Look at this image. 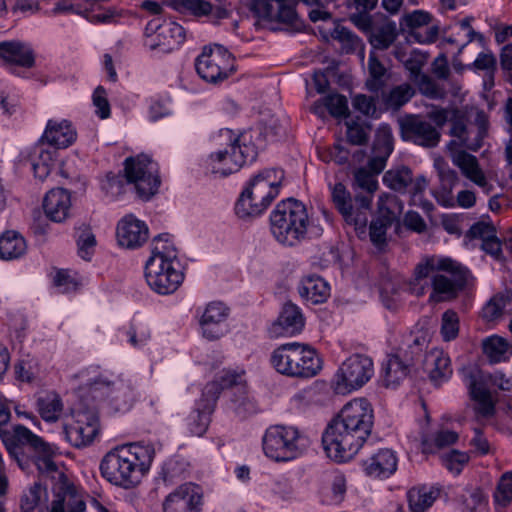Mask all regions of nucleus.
Instances as JSON below:
<instances>
[{"mask_svg":"<svg viewBox=\"0 0 512 512\" xmlns=\"http://www.w3.org/2000/svg\"><path fill=\"white\" fill-rule=\"evenodd\" d=\"M373 424L374 412L367 399L355 398L349 401L322 435L327 456L339 463L351 460L371 434Z\"/></svg>","mask_w":512,"mask_h":512,"instance_id":"nucleus-1","label":"nucleus"},{"mask_svg":"<svg viewBox=\"0 0 512 512\" xmlns=\"http://www.w3.org/2000/svg\"><path fill=\"white\" fill-rule=\"evenodd\" d=\"M154 457L155 449L151 444L120 445L104 455L100 462V473L110 484L132 489L149 471Z\"/></svg>","mask_w":512,"mask_h":512,"instance_id":"nucleus-2","label":"nucleus"},{"mask_svg":"<svg viewBox=\"0 0 512 512\" xmlns=\"http://www.w3.org/2000/svg\"><path fill=\"white\" fill-rule=\"evenodd\" d=\"M269 219L273 237L286 247L298 246L311 237L320 236L323 232L321 227L312 225L306 206L293 198L280 201Z\"/></svg>","mask_w":512,"mask_h":512,"instance_id":"nucleus-3","label":"nucleus"},{"mask_svg":"<svg viewBox=\"0 0 512 512\" xmlns=\"http://www.w3.org/2000/svg\"><path fill=\"white\" fill-rule=\"evenodd\" d=\"M284 177V171L278 168L264 169L253 176L236 202V214L240 218L262 214L278 196Z\"/></svg>","mask_w":512,"mask_h":512,"instance_id":"nucleus-4","label":"nucleus"},{"mask_svg":"<svg viewBox=\"0 0 512 512\" xmlns=\"http://www.w3.org/2000/svg\"><path fill=\"white\" fill-rule=\"evenodd\" d=\"M270 364L278 373L299 379L312 378L322 369L317 351L300 342H289L275 348L270 355Z\"/></svg>","mask_w":512,"mask_h":512,"instance_id":"nucleus-5","label":"nucleus"},{"mask_svg":"<svg viewBox=\"0 0 512 512\" xmlns=\"http://www.w3.org/2000/svg\"><path fill=\"white\" fill-rule=\"evenodd\" d=\"M177 250L169 234H160L152 241L151 256L145 265V279L150 288H178L184 280L181 270L174 267Z\"/></svg>","mask_w":512,"mask_h":512,"instance_id":"nucleus-6","label":"nucleus"},{"mask_svg":"<svg viewBox=\"0 0 512 512\" xmlns=\"http://www.w3.org/2000/svg\"><path fill=\"white\" fill-rule=\"evenodd\" d=\"M219 138L227 143L223 150L212 153L208 157L207 166L212 173L228 176L237 172L246 162L255 160L257 149L250 143L249 132L236 135L230 129H222Z\"/></svg>","mask_w":512,"mask_h":512,"instance_id":"nucleus-7","label":"nucleus"},{"mask_svg":"<svg viewBox=\"0 0 512 512\" xmlns=\"http://www.w3.org/2000/svg\"><path fill=\"white\" fill-rule=\"evenodd\" d=\"M444 271L450 278L436 274L432 278V288H468L475 285V278L467 267L461 263L443 256H426L415 267L414 275L417 280L427 278L431 273Z\"/></svg>","mask_w":512,"mask_h":512,"instance_id":"nucleus-8","label":"nucleus"},{"mask_svg":"<svg viewBox=\"0 0 512 512\" xmlns=\"http://www.w3.org/2000/svg\"><path fill=\"white\" fill-rule=\"evenodd\" d=\"M393 151V136L388 126H381L373 142L372 156L368 161V169L360 168L355 173V184L361 189L356 195H369L371 201L373 194L378 188L376 176L380 174L386 166V162Z\"/></svg>","mask_w":512,"mask_h":512,"instance_id":"nucleus-9","label":"nucleus"},{"mask_svg":"<svg viewBox=\"0 0 512 512\" xmlns=\"http://www.w3.org/2000/svg\"><path fill=\"white\" fill-rule=\"evenodd\" d=\"M307 437L293 426L274 425L263 436V451L275 461H290L302 454L308 446Z\"/></svg>","mask_w":512,"mask_h":512,"instance_id":"nucleus-10","label":"nucleus"},{"mask_svg":"<svg viewBox=\"0 0 512 512\" xmlns=\"http://www.w3.org/2000/svg\"><path fill=\"white\" fill-rule=\"evenodd\" d=\"M186 30L172 20L156 17L144 30V46L155 54H168L178 49L185 41Z\"/></svg>","mask_w":512,"mask_h":512,"instance_id":"nucleus-11","label":"nucleus"},{"mask_svg":"<svg viewBox=\"0 0 512 512\" xmlns=\"http://www.w3.org/2000/svg\"><path fill=\"white\" fill-rule=\"evenodd\" d=\"M383 183L395 192L408 193L410 205L420 207L426 213H430L434 209L433 203L424 197L428 181L424 176L413 178L410 168L401 166L386 171Z\"/></svg>","mask_w":512,"mask_h":512,"instance_id":"nucleus-12","label":"nucleus"},{"mask_svg":"<svg viewBox=\"0 0 512 512\" xmlns=\"http://www.w3.org/2000/svg\"><path fill=\"white\" fill-rule=\"evenodd\" d=\"M372 359L363 354L348 357L337 370L332 387L337 394H348L363 387L373 376Z\"/></svg>","mask_w":512,"mask_h":512,"instance_id":"nucleus-13","label":"nucleus"},{"mask_svg":"<svg viewBox=\"0 0 512 512\" xmlns=\"http://www.w3.org/2000/svg\"><path fill=\"white\" fill-rule=\"evenodd\" d=\"M158 164L148 155L140 154L124 161V172L128 183H133L137 195L149 200L160 186Z\"/></svg>","mask_w":512,"mask_h":512,"instance_id":"nucleus-14","label":"nucleus"},{"mask_svg":"<svg viewBox=\"0 0 512 512\" xmlns=\"http://www.w3.org/2000/svg\"><path fill=\"white\" fill-rule=\"evenodd\" d=\"M331 198L334 206L344 218L345 222L363 233L368 223L372 201L367 196L356 195L352 198L350 192L342 183L331 187Z\"/></svg>","mask_w":512,"mask_h":512,"instance_id":"nucleus-15","label":"nucleus"},{"mask_svg":"<svg viewBox=\"0 0 512 512\" xmlns=\"http://www.w3.org/2000/svg\"><path fill=\"white\" fill-rule=\"evenodd\" d=\"M195 68L204 81L216 85L235 72V59L226 48L216 44L203 49L196 59Z\"/></svg>","mask_w":512,"mask_h":512,"instance_id":"nucleus-16","label":"nucleus"},{"mask_svg":"<svg viewBox=\"0 0 512 512\" xmlns=\"http://www.w3.org/2000/svg\"><path fill=\"white\" fill-rule=\"evenodd\" d=\"M47 475L53 481L54 500L50 512H84L86 504L82 495L77 491L64 472L58 470L52 460L44 461Z\"/></svg>","mask_w":512,"mask_h":512,"instance_id":"nucleus-17","label":"nucleus"},{"mask_svg":"<svg viewBox=\"0 0 512 512\" xmlns=\"http://www.w3.org/2000/svg\"><path fill=\"white\" fill-rule=\"evenodd\" d=\"M92 390H104L109 405L115 412H128L139 397L136 386L130 380L116 379L108 380L107 377L99 375L89 382Z\"/></svg>","mask_w":512,"mask_h":512,"instance_id":"nucleus-18","label":"nucleus"},{"mask_svg":"<svg viewBox=\"0 0 512 512\" xmlns=\"http://www.w3.org/2000/svg\"><path fill=\"white\" fill-rule=\"evenodd\" d=\"M98 432V416L90 410L76 412L73 421L63 428L65 439L76 448L90 445Z\"/></svg>","mask_w":512,"mask_h":512,"instance_id":"nucleus-19","label":"nucleus"},{"mask_svg":"<svg viewBox=\"0 0 512 512\" xmlns=\"http://www.w3.org/2000/svg\"><path fill=\"white\" fill-rule=\"evenodd\" d=\"M401 137L425 148L436 147L441 139L440 131L419 115H410L400 121Z\"/></svg>","mask_w":512,"mask_h":512,"instance_id":"nucleus-20","label":"nucleus"},{"mask_svg":"<svg viewBox=\"0 0 512 512\" xmlns=\"http://www.w3.org/2000/svg\"><path fill=\"white\" fill-rule=\"evenodd\" d=\"M307 5H318L319 0H301ZM296 0H265L261 3L263 17L281 23L292 31H300L303 22L295 11Z\"/></svg>","mask_w":512,"mask_h":512,"instance_id":"nucleus-21","label":"nucleus"},{"mask_svg":"<svg viewBox=\"0 0 512 512\" xmlns=\"http://www.w3.org/2000/svg\"><path fill=\"white\" fill-rule=\"evenodd\" d=\"M203 493L199 485L184 483L172 491L163 503L164 512H201Z\"/></svg>","mask_w":512,"mask_h":512,"instance_id":"nucleus-22","label":"nucleus"},{"mask_svg":"<svg viewBox=\"0 0 512 512\" xmlns=\"http://www.w3.org/2000/svg\"><path fill=\"white\" fill-rule=\"evenodd\" d=\"M305 327V317L302 310L291 301L283 304L279 315L268 328L272 338L293 337L299 335Z\"/></svg>","mask_w":512,"mask_h":512,"instance_id":"nucleus-23","label":"nucleus"},{"mask_svg":"<svg viewBox=\"0 0 512 512\" xmlns=\"http://www.w3.org/2000/svg\"><path fill=\"white\" fill-rule=\"evenodd\" d=\"M116 237L120 246L136 249L148 240L149 229L144 221L133 215H127L118 222Z\"/></svg>","mask_w":512,"mask_h":512,"instance_id":"nucleus-24","label":"nucleus"},{"mask_svg":"<svg viewBox=\"0 0 512 512\" xmlns=\"http://www.w3.org/2000/svg\"><path fill=\"white\" fill-rule=\"evenodd\" d=\"M228 311L222 302H210L206 306L199 322L204 338L214 341L226 333Z\"/></svg>","mask_w":512,"mask_h":512,"instance_id":"nucleus-25","label":"nucleus"},{"mask_svg":"<svg viewBox=\"0 0 512 512\" xmlns=\"http://www.w3.org/2000/svg\"><path fill=\"white\" fill-rule=\"evenodd\" d=\"M397 464L396 453L391 449L384 448L363 460L361 466L366 476L372 479L384 480L396 472Z\"/></svg>","mask_w":512,"mask_h":512,"instance_id":"nucleus-26","label":"nucleus"},{"mask_svg":"<svg viewBox=\"0 0 512 512\" xmlns=\"http://www.w3.org/2000/svg\"><path fill=\"white\" fill-rule=\"evenodd\" d=\"M0 61L4 65L30 69L35 66L36 55L30 44L19 40L0 42Z\"/></svg>","mask_w":512,"mask_h":512,"instance_id":"nucleus-27","label":"nucleus"},{"mask_svg":"<svg viewBox=\"0 0 512 512\" xmlns=\"http://www.w3.org/2000/svg\"><path fill=\"white\" fill-rule=\"evenodd\" d=\"M177 4L194 17H204L214 25H219L231 16V11L221 3L213 4L207 0H177Z\"/></svg>","mask_w":512,"mask_h":512,"instance_id":"nucleus-28","label":"nucleus"},{"mask_svg":"<svg viewBox=\"0 0 512 512\" xmlns=\"http://www.w3.org/2000/svg\"><path fill=\"white\" fill-rule=\"evenodd\" d=\"M451 160L467 179L482 188L486 194L491 193L493 185L487 181L486 176L474 155L469 154L464 150H455L451 151Z\"/></svg>","mask_w":512,"mask_h":512,"instance_id":"nucleus-29","label":"nucleus"},{"mask_svg":"<svg viewBox=\"0 0 512 512\" xmlns=\"http://www.w3.org/2000/svg\"><path fill=\"white\" fill-rule=\"evenodd\" d=\"M43 209L46 216L54 222H63L71 210L70 193L63 188L51 189L44 197Z\"/></svg>","mask_w":512,"mask_h":512,"instance_id":"nucleus-30","label":"nucleus"},{"mask_svg":"<svg viewBox=\"0 0 512 512\" xmlns=\"http://www.w3.org/2000/svg\"><path fill=\"white\" fill-rule=\"evenodd\" d=\"M76 137L77 133L69 121L49 120L41 137V142H46L56 149H64L72 145Z\"/></svg>","mask_w":512,"mask_h":512,"instance_id":"nucleus-31","label":"nucleus"},{"mask_svg":"<svg viewBox=\"0 0 512 512\" xmlns=\"http://www.w3.org/2000/svg\"><path fill=\"white\" fill-rule=\"evenodd\" d=\"M33 432L24 425L18 424L12 431L0 429V438L2 439L9 455L21 465L24 449L31 438Z\"/></svg>","mask_w":512,"mask_h":512,"instance_id":"nucleus-32","label":"nucleus"},{"mask_svg":"<svg viewBox=\"0 0 512 512\" xmlns=\"http://www.w3.org/2000/svg\"><path fill=\"white\" fill-rule=\"evenodd\" d=\"M449 123L451 124L450 135L456 137L462 146L473 151H477L481 147L484 131L480 128L477 131L475 141L470 142L471 131L467 128V117L464 112L452 109Z\"/></svg>","mask_w":512,"mask_h":512,"instance_id":"nucleus-33","label":"nucleus"},{"mask_svg":"<svg viewBox=\"0 0 512 512\" xmlns=\"http://www.w3.org/2000/svg\"><path fill=\"white\" fill-rule=\"evenodd\" d=\"M424 364L429 370V378L435 385L447 381L452 375L451 361L442 350H431L426 353Z\"/></svg>","mask_w":512,"mask_h":512,"instance_id":"nucleus-34","label":"nucleus"},{"mask_svg":"<svg viewBox=\"0 0 512 512\" xmlns=\"http://www.w3.org/2000/svg\"><path fill=\"white\" fill-rule=\"evenodd\" d=\"M239 379H241V375L230 371L225 372L219 378L205 385L202 392V398L198 403L203 406L211 405L213 412L221 392L225 389H233L234 385L238 384Z\"/></svg>","mask_w":512,"mask_h":512,"instance_id":"nucleus-35","label":"nucleus"},{"mask_svg":"<svg viewBox=\"0 0 512 512\" xmlns=\"http://www.w3.org/2000/svg\"><path fill=\"white\" fill-rule=\"evenodd\" d=\"M440 495L435 486L420 485L407 492L408 506L411 512H426Z\"/></svg>","mask_w":512,"mask_h":512,"instance_id":"nucleus-36","label":"nucleus"},{"mask_svg":"<svg viewBox=\"0 0 512 512\" xmlns=\"http://www.w3.org/2000/svg\"><path fill=\"white\" fill-rule=\"evenodd\" d=\"M465 381L470 397L479 404L478 412L483 416L493 415L495 412V406L492 401L490 391L473 373L467 375Z\"/></svg>","mask_w":512,"mask_h":512,"instance_id":"nucleus-37","label":"nucleus"},{"mask_svg":"<svg viewBox=\"0 0 512 512\" xmlns=\"http://www.w3.org/2000/svg\"><path fill=\"white\" fill-rule=\"evenodd\" d=\"M410 368L401 355H390L382 367L384 385L393 388L398 386L408 376Z\"/></svg>","mask_w":512,"mask_h":512,"instance_id":"nucleus-38","label":"nucleus"},{"mask_svg":"<svg viewBox=\"0 0 512 512\" xmlns=\"http://www.w3.org/2000/svg\"><path fill=\"white\" fill-rule=\"evenodd\" d=\"M230 408L240 419H246L258 410L257 404L249 396L246 386L241 384V379L238 380V384L234 385L232 389Z\"/></svg>","mask_w":512,"mask_h":512,"instance_id":"nucleus-39","label":"nucleus"},{"mask_svg":"<svg viewBox=\"0 0 512 512\" xmlns=\"http://www.w3.org/2000/svg\"><path fill=\"white\" fill-rule=\"evenodd\" d=\"M27 246L24 238L15 231H7L0 237V259L14 260L23 256Z\"/></svg>","mask_w":512,"mask_h":512,"instance_id":"nucleus-40","label":"nucleus"},{"mask_svg":"<svg viewBox=\"0 0 512 512\" xmlns=\"http://www.w3.org/2000/svg\"><path fill=\"white\" fill-rule=\"evenodd\" d=\"M211 407L196 403L195 409L187 417V427L192 435L201 437L206 433L213 413Z\"/></svg>","mask_w":512,"mask_h":512,"instance_id":"nucleus-41","label":"nucleus"},{"mask_svg":"<svg viewBox=\"0 0 512 512\" xmlns=\"http://www.w3.org/2000/svg\"><path fill=\"white\" fill-rule=\"evenodd\" d=\"M331 37L341 44L342 52L346 54L358 52L361 60H364V44L362 40L352 31L344 26H336Z\"/></svg>","mask_w":512,"mask_h":512,"instance_id":"nucleus-42","label":"nucleus"},{"mask_svg":"<svg viewBox=\"0 0 512 512\" xmlns=\"http://www.w3.org/2000/svg\"><path fill=\"white\" fill-rule=\"evenodd\" d=\"M368 72L366 87L369 91L378 93L386 85L388 75L385 66L378 60L374 52L369 55Z\"/></svg>","mask_w":512,"mask_h":512,"instance_id":"nucleus-43","label":"nucleus"},{"mask_svg":"<svg viewBox=\"0 0 512 512\" xmlns=\"http://www.w3.org/2000/svg\"><path fill=\"white\" fill-rule=\"evenodd\" d=\"M427 338L424 335L411 336L410 339L405 342V347L401 348L398 355L402 356V359L409 364L410 367L414 366L417 362L422 360L425 349L427 348Z\"/></svg>","mask_w":512,"mask_h":512,"instance_id":"nucleus-44","label":"nucleus"},{"mask_svg":"<svg viewBox=\"0 0 512 512\" xmlns=\"http://www.w3.org/2000/svg\"><path fill=\"white\" fill-rule=\"evenodd\" d=\"M397 35L395 23L388 22L371 31L369 42L374 49L386 50L396 40Z\"/></svg>","mask_w":512,"mask_h":512,"instance_id":"nucleus-45","label":"nucleus"},{"mask_svg":"<svg viewBox=\"0 0 512 512\" xmlns=\"http://www.w3.org/2000/svg\"><path fill=\"white\" fill-rule=\"evenodd\" d=\"M512 302V290H501L495 294L483 307L482 315L491 321L502 315Z\"/></svg>","mask_w":512,"mask_h":512,"instance_id":"nucleus-46","label":"nucleus"},{"mask_svg":"<svg viewBox=\"0 0 512 512\" xmlns=\"http://www.w3.org/2000/svg\"><path fill=\"white\" fill-rule=\"evenodd\" d=\"M508 343L499 336H490L483 341V352L490 363H500L508 360Z\"/></svg>","mask_w":512,"mask_h":512,"instance_id":"nucleus-47","label":"nucleus"},{"mask_svg":"<svg viewBox=\"0 0 512 512\" xmlns=\"http://www.w3.org/2000/svg\"><path fill=\"white\" fill-rule=\"evenodd\" d=\"M325 107L331 116L335 118L347 117L349 114L348 101L340 94H329L322 99V104L315 103L314 111L319 112Z\"/></svg>","mask_w":512,"mask_h":512,"instance_id":"nucleus-48","label":"nucleus"},{"mask_svg":"<svg viewBox=\"0 0 512 512\" xmlns=\"http://www.w3.org/2000/svg\"><path fill=\"white\" fill-rule=\"evenodd\" d=\"M378 215L396 221L403 211V203L397 196L383 193L378 199Z\"/></svg>","mask_w":512,"mask_h":512,"instance_id":"nucleus-49","label":"nucleus"},{"mask_svg":"<svg viewBox=\"0 0 512 512\" xmlns=\"http://www.w3.org/2000/svg\"><path fill=\"white\" fill-rule=\"evenodd\" d=\"M38 411L42 419L47 422H54L62 411V402L57 395H47L37 401Z\"/></svg>","mask_w":512,"mask_h":512,"instance_id":"nucleus-50","label":"nucleus"},{"mask_svg":"<svg viewBox=\"0 0 512 512\" xmlns=\"http://www.w3.org/2000/svg\"><path fill=\"white\" fill-rule=\"evenodd\" d=\"M35 153L38 154V158L32 160V168L34 171V175L35 177L43 180L51 172L55 152L44 150L43 147L40 145L35 148Z\"/></svg>","mask_w":512,"mask_h":512,"instance_id":"nucleus-51","label":"nucleus"},{"mask_svg":"<svg viewBox=\"0 0 512 512\" xmlns=\"http://www.w3.org/2000/svg\"><path fill=\"white\" fill-rule=\"evenodd\" d=\"M47 500V491L41 483L35 482L24 492L21 498V509L23 512H33L42 502Z\"/></svg>","mask_w":512,"mask_h":512,"instance_id":"nucleus-52","label":"nucleus"},{"mask_svg":"<svg viewBox=\"0 0 512 512\" xmlns=\"http://www.w3.org/2000/svg\"><path fill=\"white\" fill-rule=\"evenodd\" d=\"M393 222V220L379 215L376 219L372 220L369 227V236L375 246L380 248L386 244V232Z\"/></svg>","mask_w":512,"mask_h":512,"instance_id":"nucleus-53","label":"nucleus"},{"mask_svg":"<svg viewBox=\"0 0 512 512\" xmlns=\"http://www.w3.org/2000/svg\"><path fill=\"white\" fill-rule=\"evenodd\" d=\"M78 254L84 260H90L96 246L95 235L89 227L80 229L77 238Z\"/></svg>","mask_w":512,"mask_h":512,"instance_id":"nucleus-54","label":"nucleus"},{"mask_svg":"<svg viewBox=\"0 0 512 512\" xmlns=\"http://www.w3.org/2000/svg\"><path fill=\"white\" fill-rule=\"evenodd\" d=\"M494 502L505 507L512 500V472H505L493 494Z\"/></svg>","mask_w":512,"mask_h":512,"instance_id":"nucleus-55","label":"nucleus"},{"mask_svg":"<svg viewBox=\"0 0 512 512\" xmlns=\"http://www.w3.org/2000/svg\"><path fill=\"white\" fill-rule=\"evenodd\" d=\"M431 22V15L423 10H415L411 13L404 14L399 21L401 30H413Z\"/></svg>","mask_w":512,"mask_h":512,"instance_id":"nucleus-56","label":"nucleus"},{"mask_svg":"<svg viewBox=\"0 0 512 512\" xmlns=\"http://www.w3.org/2000/svg\"><path fill=\"white\" fill-rule=\"evenodd\" d=\"M414 95V90L410 85L404 84L393 88L386 98V104L394 109H398L406 104Z\"/></svg>","mask_w":512,"mask_h":512,"instance_id":"nucleus-57","label":"nucleus"},{"mask_svg":"<svg viewBox=\"0 0 512 512\" xmlns=\"http://www.w3.org/2000/svg\"><path fill=\"white\" fill-rule=\"evenodd\" d=\"M127 336V341L134 348L143 347L150 340V330L148 327L143 325H136L132 323L128 329L122 330Z\"/></svg>","mask_w":512,"mask_h":512,"instance_id":"nucleus-58","label":"nucleus"},{"mask_svg":"<svg viewBox=\"0 0 512 512\" xmlns=\"http://www.w3.org/2000/svg\"><path fill=\"white\" fill-rule=\"evenodd\" d=\"M459 332V318L456 312L447 310L442 315L441 335L445 341L454 340Z\"/></svg>","mask_w":512,"mask_h":512,"instance_id":"nucleus-59","label":"nucleus"},{"mask_svg":"<svg viewBox=\"0 0 512 512\" xmlns=\"http://www.w3.org/2000/svg\"><path fill=\"white\" fill-rule=\"evenodd\" d=\"M496 67L497 61L494 54L491 52L479 53L475 61L467 66L470 70L485 71L490 78H493Z\"/></svg>","mask_w":512,"mask_h":512,"instance_id":"nucleus-60","label":"nucleus"},{"mask_svg":"<svg viewBox=\"0 0 512 512\" xmlns=\"http://www.w3.org/2000/svg\"><path fill=\"white\" fill-rule=\"evenodd\" d=\"M26 447L33 449L36 453L40 455L39 462L37 463L38 468L40 471L47 473L44 461L51 460V458L49 457V445L46 442H44L42 438L33 434V438L30 439Z\"/></svg>","mask_w":512,"mask_h":512,"instance_id":"nucleus-61","label":"nucleus"},{"mask_svg":"<svg viewBox=\"0 0 512 512\" xmlns=\"http://www.w3.org/2000/svg\"><path fill=\"white\" fill-rule=\"evenodd\" d=\"M52 283L54 286H78L83 283L80 281L78 274L76 272H72L66 269H58L55 270L54 273L51 274Z\"/></svg>","mask_w":512,"mask_h":512,"instance_id":"nucleus-62","label":"nucleus"},{"mask_svg":"<svg viewBox=\"0 0 512 512\" xmlns=\"http://www.w3.org/2000/svg\"><path fill=\"white\" fill-rule=\"evenodd\" d=\"M93 104L96 107V114L101 119L110 116V104L107 99L106 90L102 86H98L93 93Z\"/></svg>","mask_w":512,"mask_h":512,"instance_id":"nucleus-63","label":"nucleus"},{"mask_svg":"<svg viewBox=\"0 0 512 512\" xmlns=\"http://www.w3.org/2000/svg\"><path fill=\"white\" fill-rule=\"evenodd\" d=\"M469 461V456L465 452L452 450L444 457V463L448 470L459 474L464 465Z\"/></svg>","mask_w":512,"mask_h":512,"instance_id":"nucleus-64","label":"nucleus"}]
</instances>
